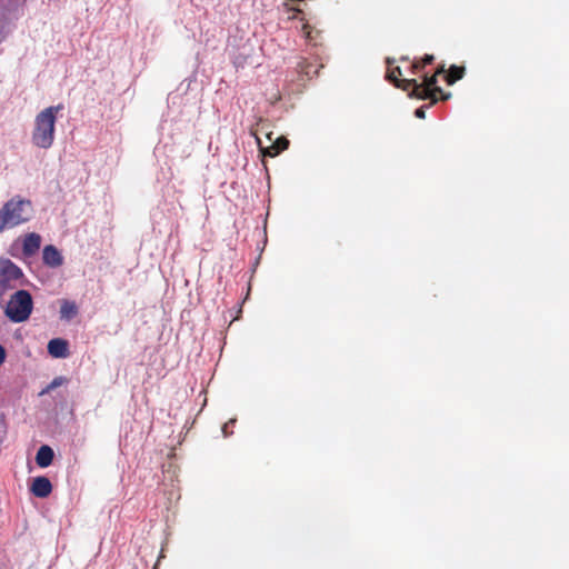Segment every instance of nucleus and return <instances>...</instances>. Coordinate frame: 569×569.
Wrapping results in <instances>:
<instances>
[{
	"label": "nucleus",
	"mask_w": 569,
	"mask_h": 569,
	"mask_svg": "<svg viewBox=\"0 0 569 569\" xmlns=\"http://www.w3.org/2000/svg\"><path fill=\"white\" fill-rule=\"evenodd\" d=\"M64 382H66V378L56 377L39 395L43 396L46 393H49L51 390L62 386Z\"/></svg>",
	"instance_id": "16"
},
{
	"label": "nucleus",
	"mask_w": 569,
	"mask_h": 569,
	"mask_svg": "<svg viewBox=\"0 0 569 569\" xmlns=\"http://www.w3.org/2000/svg\"><path fill=\"white\" fill-rule=\"evenodd\" d=\"M289 10L295 11V14L291 17V19L297 18V13H300V12H301V10H300V9H298V8H289Z\"/></svg>",
	"instance_id": "23"
},
{
	"label": "nucleus",
	"mask_w": 569,
	"mask_h": 569,
	"mask_svg": "<svg viewBox=\"0 0 569 569\" xmlns=\"http://www.w3.org/2000/svg\"><path fill=\"white\" fill-rule=\"evenodd\" d=\"M302 32L307 41L313 46L321 44V31L311 27L309 23H303Z\"/></svg>",
	"instance_id": "13"
},
{
	"label": "nucleus",
	"mask_w": 569,
	"mask_h": 569,
	"mask_svg": "<svg viewBox=\"0 0 569 569\" xmlns=\"http://www.w3.org/2000/svg\"><path fill=\"white\" fill-rule=\"evenodd\" d=\"M421 60H416L412 64H411V70H410V73L411 74H418L425 67H421Z\"/></svg>",
	"instance_id": "17"
},
{
	"label": "nucleus",
	"mask_w": 569,
	"mask_h": 569,
	"mask_svg": "<svg viewBox=\"0 0 569 569\" xmlns=\"http://www.w3.org/2000/svg\"><path fill=\"white\" fill-rule=\"evenodd\" d=\"M48 352L53 358H67L69 356V343L62 338H54L48 342Z\"/></svg>",
	"instance_id": "10"
},
{
	"label": "nucleus",
	"mask_w": 569,
	"mask_h": 569,
	"mask_svg": "<svg viewBox=\"0 0 569 569\" xmlns=\"http://www.w3.org/2000/svg\"><path fill=\"white\" fill-rule=\"evenodd\" d=\"M30 491L37 498H47L52 492V485L47 477L39 476L32 480Z\"/></svg>",
	"instance_id": "7"
},
{
	"label": "nucleus",
	"mask_w": 569,
	"mask_h": 569,
	"mask_svg": "<svg viewBox=\"0 0 569 569\" xmlns=\"http://www.w3.org/2000/svg\"><path fill=\"white\" fill-rule=\"evenodd\" d=\"M300 67H301V71L302 72H305L307 76H310L311 67H312L311 64H309L306 61H303Z\"/></svg>",
	"instance_id": "19"
},
{
	"label": "nucleus",
	"mask_w": 569,
	"mask_h": 569,
	"mask_svg": "<svg viewBox=\"0 0 569 569\" xmlns=\"http://www.w3.org/2000/svg\"><path fill=\"white\" fill-rule=\"evenodd\" d=\"M402 71L399 67H395L392 69H389L387 72V79L392 82L397 88H400L403 90V81L407 79L401 78Z\"/></svg>",
	"instance_id": "15"
},
{
	"label": "nucleus",
	"mask_w": 569,
	"mask_h": 569,
	"mask_svg": "<svg viewBox=\"0 0 569 569\" xmlns=\"http://www.w3.org/2000/svg\"><path fill=\"white\" fill-rule=\"evenodd\" d=\"M42 260L50 268H58L63 263V257L53 244H48L43 248Z\"/></svg>",
	"instance_id": "9"
},
{
	"label": "nucleus",
	"mask_w": 569,
	"mask_h": 569,
	"mask_svg": "<svg viewBox=\"0 0 569 569\" xmlns=\"http://www.w3.org/2000/svg\"><path fill=\"white\" fill-rule=\"evenodd\" d=\"M78 306L74 301L62 299L60 301V318L62 320H71L78 315Z\"/></svg>",
	"instance_id": "12"
},
{
	"label": "nucleus",
	"mask_w": 569,
	"mask_h": 569,
	"mask_svg": "<svg viewBox=\"0 0 569 569\" xmlns=\"http://www.w3.org/2000/svg\"><path fill=\"white\" fill-rule=\"evenodd\" d=\"M63 104L50 106L41 110L34 118L31 141L40 149H49L54 142L56 121Z\"/></svg>",
	"instance_id": "1"
},
{
	"label": "nucleus",
	"mask_w": 569,
	"mask_h": 569,
	"mask_svg": "<svg viewBox=\"0 0 569 569\" xmlns=\"http://www.w3.org/2000/svg\"><path fill=\"white\" fill-rule=\"evenodd\" d=\"M33 310V299L28 290H16L7 301L3 313L14 323L27 321Z\"/></svg>",
	"instance_id": "3"
},
{
	"label": "nucleus",
	"mask_w": 569,
	"mask_h": 569,
	"mask_svg": "<svg viewBox=\"0 0 569 569\" xmlns=\"http://www.w3.org/2000/svg\"><path fill=\"white\" fill-rule=\"evenodd\" d=\"M435 61V57L432 54H426L422 59H421V67H426L428 64H431L432 62Z\"/></svg>",
	"instance_id": "18"
},
{
	"label": "nucleus",
	"mask_w": 569,
	"mask_h": 569,
	"mask_svg": "<svg viewBox=\"0 0 569 569\" xmlns=\"http://www.w3.org/2000/svg\"><path fill=\"white\" fill-rule=\"evenodd\" d=\"M41 246V236L36 232L27 233L22 240V253L24 257L34 256Z\"/></svg>",
	"instance_id": "8"
},
{
	"label": "nucleus",
	"mask_w": 569,
	"mask_h": 569,
	"mask_svg": "<svg viewBox=\"0 0 569 569\" xmlns=\"http://www.w3.org/2000/svg\"><path fill=\"white\" fill-rule=\"evenodd\" d=\"M54 452L51 447L43 445L36 455V462L39 467L46 468L52 463Z\"/></svg>",
	"instance_id": "11"
},
{
	"label": "nucleus",
	"mask_w": 569,
	"mask_h": 569,
	"mask_svg": "<svg viewBox=\"0 0 569 569\" xmlns=\"http://www.w3.org/2000/svg\"><path fill=\"white\" fill-rule=\"evenodd\" d=\"M27 283L22 269L8 258H0V302L4 296Z\"/></svg>",
	"instance_id": "4"
},
{
	"label": "nucleus",
	"mask_w": 569,
	"mask_h": 569,
	"mask_svg": "<svg viewBox=\"0 0 569 569\" xmlns=\"http://www.w3.org/2000/svg\"><path fill=\"white\" fill-rule=\"evenodd\" d=\"M437 76L431 77L423 76V82L419 83L416 79L403 81V90L409 91L410 96H415L419 99H430L432 103H436L441 96L442 100H447L450 93H443L442 89L437 86Z\"/></svg>",
	"instance_id": "5"
},
{
	"label": "nucleus",
	"mask_w": 569,
	"mask_h": 569,
	"mask_svg": "<svg viewBox=\"0 0 569 569\" xmlns=\"http://www.w3.org/2000/svg\"><path fill=\"white\" fill-rule=\"evenodd\" d=\"M6 360V349L0 345V366Z\"/></svg>",
	"instance_id": "21"
},
{
	"label": "nucleus",
	"mask_w": 569,
	"mask_h": 569,
	"mask_svg": "<svg viewBox=\"0 0 569 569\" xmlns=\"http://www.w3.org/2000/svg\"><path fill=\"white\" fill-rule=\"evenodd\" d=\"M33 212L32 202L20 196L12 197L0 209V233L30 221Z\"/></svg>",
	"instance_id": "2"
},
{
	"label": "nucleus",
	"mask_w": 569,
	"mask_h": 569,
	"mask_svg": "<svg viewBox=\"0 0 569 569\" xmlns=\"http://www.w3.org/2000/svg\"><path fill=\"white\" fill-rule=\"evenodd\" d=\"M466 73L465 67L452 64L447 74H446V81L449 86L456 83L458 80L462 79Z\"/></svg>",
	"instance_id": "14"
},
{
	"label": "nucleus",
	"mask_w": 569,
	"mask_h": 569,
	"mask_svg": "<svg viewBox=\"0 0 569 569\" xmlns=\"http://www.w3.org/2000/svg\"><path fill=\"white\" fill-rule=\"evenodd\" d=\"M448 71H446L445 66H440L437 68L435 74L438 77L439 74H447Z\"/></svg>",
	"instance_id": "22"
},
{
	"label": "nucleus",
	"mask_w": 569,
	"mask_h": 569,
	"mask_svg": "<svg viewBox=\"0 0 569 569\" xmlns=\"http://www.w3.org/2000/svg\"><path fill=\"white\" fill-rule=\"evenodd\" d=\"M271 134V132L267 134V138L270 141L269 146L263 147L260 139H258V144L263 156L273 158L288 148L289 140L286 137H278L272 140Z\"/></svg>",
	"instance_id": "6"
},
{
	"label": "nucleus",
	"mask_w": 569,
	"mask_h": 569,
	"mask_svg": "<svg viewBox=\"0 0 569 569\" xmlns=\"http://www.w3.org/2000/svg\"><path fill=\"white\" fill-rule=\"evenodd\" d=\"M415 116L419 119H425L426 118V110L423 107H420L418 108L416 111H415Z\"/></svg>",
	"instance_id": "20"
}]
</instances>
